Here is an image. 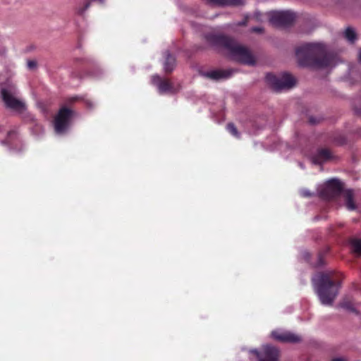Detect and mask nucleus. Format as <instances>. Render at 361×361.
<instances>
[{"instance_id": "nucleus-1", "label": "nucleus", "mask_w": 361, "mask_h": 361, "mask_svg": "<svg viewBox=\"0 0 361 361\" xmlns=\"http://www.w3.org/2000/svg\"><path fill=\"white\" fill-rule=\"evenodd\" d=\"M295 56L300 66L314 68H332L336 65L335 56L326 52L322 43H306L295 49Z\"/></svg>"}, {"instance_id": "nucleus-2", "label": "nucleus", "mask_w": 361, "mask_h": 361, "mask_svg": "<svg viewBox=\"0 0 361 361\" xmlns=\"http://www.w3.org/2000/svg\"><path fill=\"white\" fill-rule=\"evenodd\" d=\"M205 39L212 47L226 49L230 57L235 61L249 66L255 64V58L248 49L240 45L231 37L211 33L205 35Z\"/></svg>"}, {"instance_id": "nucleus-3", "label": "nucleus", "mask_w": 361, "mask_h": 361, "mask_svg": "<svg viewBox=\"0 0 361 361\" xmlns=\"http://www.w3.org/2000/svg\"><path fill=\"white\" fill-rule=\"evenodd\" d=\"M314 291L322 305L331 306L338 295L341 281H334L329 273H319L312 278Z\"/></svg>"}, {"instance_id": "nucleus-4", "label": "nucleus", "mask_w": 361, "mask_h": 361, "mask_svg": "<svg viewBox=\"0 0 361 361\" xmlns=\"http://www.w3.org/2000/svg\"><path fill=\"white\" fill-rule=\"evenodd\" d=\"M1 95L6 108L20 113L26 110L25 102L18 97V90L15 85L1 87Z\"/></svg>"}, {"instance_id": "nucleus-5", "label": "nucleus", "mask_w": 361, "mask_h": 361, "mask_svg": "<svg viewBox=\"0 0 361 361\" xmlns=\"http://www.w3.org/2000/svg\"><path fill=\"white\" fill-rule=\"evenodd\" d=\"M267 81L272 86L276 91L288 90L295 84V79L288 73H283L280 77H276L271 73L266 75Z\"/></svg>"}, {"instance_id": "nucleus-6", "label": "nucleus", "mask_w": 361, "mask_h": 361, "mask_svg": "<svg viewBox=\"0 0 361 361\" xmlns=\"http://www.w3.org/2000/svg\"><path fill=\"white\" fill-rule=\"evenodd\" d=\"M73 111L68 108H61L54 119V130L57 134L64 133L70 126Z\"/></svg>"}, {"instance_id": "nucleus-7", "label": "nucleus", "mask_w": 361, "mask_h": 361, "mask_svg": "<svg viewBox=\"0 0 361 361\" xmlns=\"http://www.w3.org/2000/svg\"><path fill=\"white\" fill-rule=\"evenodd\" d=\"M295 19L294 13L286 11H276L271 13L269 21L275 27H287L290 25Z\"/></svg>"}, {"instance_id": "nucleus-8", "label": "nucleus", "mask_w": 361, "mask_h": 361, "mask_svg": "<svg viewBox=\"0 0 361 361\" xmlns=\"http://www.w3.org/2000/svg\"><path fill=\"white\" fill-rule=\"evenodd\" d=\"M342 190V185L339 180L333 178L325 183L323 189L319 192V195L324 198L329 199L338 195Z\"/></svg>"}, {"instance_id": "nucleus-9", "label": "nucleus", "mask_w": 361, "mask_h": 361, "mask_svg": "<svg viewBox=\"0 0 361 361\" xmlns=\"http://www.w3.org/2000/svg\"><path fill=\"white\" fill-rule=\"evenodd\" d=\"M271 335L274 339L281 342L297 343L301 341L300 336L289 331H274Z\"/></svg>"}, {"instance_id": "nucleus-10", "label": "nucleus", "mask_w": 361, "mask_h": 361, "mask_svg": "<svg viewBox=\"0 0 361 361\" xmlns=\"http://www.w3.org/2000/svg\"><path fill=\"white\" fill-rule=\"evenodd\" d=\"M332 158L333 155L329 149L322 148L318 149L317 152L312 156L311 160L314 164H322L331 160Z\"/></svg>"}, {"instance_id": "nucleus-11", "label": "nucleus", "mask_w": 361, "mask_h": 361, "mask_svg": "<svg viewBox=\"0 0 361 361\" xmlns=\"http://www.w3.org/2000/svg\"><path fill=\"white\" fill-rule=\"evenodd\" d=\"M231 71L222 70H212L209 71L200 72L202 76L214 80L228 78L231 75Z\"/></svg>"}, {"instance_id": "nucleus-12", "label": "nucleus", "mask_w": 361, "mask_h": 361, "mask_svg": "<svg viewBox=\"0 0 361 361\" xmlns=\"http://www.w3.org/2000/svg\"><path fill=\"white\" fill-rule=\"evenodd\" d=\"M213 6H238L244 4L243 0H206Z\"/></svg>"}, {"instance_id": "nucleus-13", "label": "nucleus", "mask_w": 361, "mask_h": 361, "mask_svg": "<svg viewBox=\"0 0 361 361\" xmlns=\"http://www.w3.org/2000/svg\"><path fill=\"white\" fill-rule=\"evenodd\" d=\"M264 354V357L260 359L259 361H278L279 360V350L275 347L265 346Z\"/></svg>"}, {"instance_id": "nucleus-14", "label": "nucleus", "mask_w": 361, "mask_h": 361, "mask_svg": "<svg viewBox=\"0 0 361 361\" xmlns=\"http://www.w3.org/2000/svg\"><path fill=\"white\" fill-rule=\"evenodd\" d=\"M165 62L164 63V68L165 72H171L176 66V59L170 54L167 51L165 52Z\"/></svg>"}, {"instance_id": "nucleus-15", "label": "nucleus", "mask_w": 361, "mask_h": 361, "mask_svg": "<svg viewBox=\"0 0 361 361\" xmlns=\"http://www.w3.org/2000/svg\"><path fill=\"white\" fill-rule=\"evenodd\" d=\"M345 206L350 211L355 210L356 205L353 200V192L352 190H347L345 192Z\"/></svg>"}, {"instance_id": "nucleus-16", "label": "nucleus", "mask_w": 361, "mask_h": 361, "mask_svg": "<svg viewBox=\"0 0 361 361\" xmlns=\"http://www.w3.org/2000/svg\"><path fill=\"white\" fill-rule=\"evenodd\" d=\"M350 245L353 252L357 256H361V239H352Z\"/></svg>"}, {"instance_id": "nucleus-17", "label": "nucleus", "mask_w": 361, "mask_h": 361, "mask_svg": "<svg viewBox=\"0 0 361 361\" xmlns=\"http://www.w3.org/2000/svg\"><path fill=\"white\" fill-rule=\"evenodd\" d=\"M343 36L350 43L355 42L357 39L355 30L350 27H348L345 29L343 32Z\"/></svg>"}, {"instance_id": "nucleus-18", "label": "nucleus", "mask_w": 361, "mask_h": 361, "mask_svg": "<svg viewBox=\"0 0 361 361\" xmlns=\"http://www.w3.org/2000/svg\"><path fill=\"white\" fill-rule=\"evenodd\" d=\"M158 89L160 93H165L171 91L172 85L169 80H164L159 83Z\"/></svg>"}, {"instance_id": "nucleus-19", "label": "nucleus", "mask_w": 361, "mask_h": 361, "mask_svg": "<svg viewBox=\"0 0 361 361\" xmlns=\"http://www.w3.org/2000/svg\"><path fill=\"white\" fill-rule=\"evenodd\" d=\"M339 307L351 312H357L356 309L350 301H343L339 304Z\"/></svg>"}, {"instance_id": "nucleus-20", "label": "nucleus", "mask_w": 361, "mask_h": 361, "mask_svg": "<svg viewBox=\"0 0 361 361\" xmlns=\"http://www.w3.org/2000/svg\"><path fill=\"white\" fill-rule=\"evenodd\" d=\"M226 128L231 135H233V136H235L238 138L240 137V134L233 123H228Z\"/></svg>"}, {"instance_id": "nucleus-21", "label": "nucleus", "mask_w": 361, "mask_h": 361, "mask_svg": "<svg viewBox=\"0 0 361 361\" xmlns=\"http://www.w3.org/2000/svg\"><path fill=\"white\" fill-rule=\"evenodd\" d=\"M92 1L91 0L90 1L86 2L83 7L77 8L76 13L80 16L83 15L85 13V12L86 11V10L88 9L89 7L90 6Z\"/></svg>"}, {"instance_id": "nucleus-22", "label": "nucleus", "mask_w": 361, "mask_h": 361, "mask_svg": "<svg viewBox=\"0 0 361 361\" xmlns=\"http://www.w3.org/2000/svg\"><path fill=\"white\" fill-rule=\"evenodd\" d=\"M92 1L91 0L90 1L86 2L83 7L77 8L76 13L80 16L83 15L85 13V12L86 11V10L88 9L89 7L90 6Z\"/></svg>"}, {"instance_id": "nucleus-23", "label": "nucleus", "mask_w": 361, "mask_h": 361, "mask_svg": "<svg viewBox=\"0 0 361 361\" xmlns=\"http://www.w3.org/2000/svg\"><path fill=\"white\" fill-rule=\"evenodd\" d=\"M162 80L161 79V78L157 75H154L152 77V82L154 85H157V87H159V83L160 82H161Z\"/></svg>"}, {"instance_id": "nucleus-24", "label": "nucleus", "mask_w": 361, "mask_h": 361, "mask_svg": "<svg viewBox=\"0 0 361 361\" xmlns=\"http://www.w3.org/2000/svg\"><path fill=\"white\" fill-rule=\"evenodd\" d=\"M300 192L302 197H309L312 196V193L307 189H302Z\"/></svg>"}, {"instance_id": "nucleus-25", "label": "nucleus", "mask_w": 361, "mask_h": 361, "mask_svg": "<svg viewBox=\"0 0 361 361\" xmlns=\"http://www.w3.org/2000/svg\"><path fill=\"white\" fill-rule=\"evenodd\" d=\"M27 66L29 69H34L37 66V63L35 61L30 60L27 61Z\"/></svg>"}, {"instance_id": "nucleus-26", "label": "nucleus", "mask_w": 361, "mask_h": 361, "mask_svg": "<svg viewBox=\"0 0 361 361\" xmlns=\"http://www.w3.org/2000/svg\"><path fill=\"white\" fill-rule=\"evenodd\" d=\"M251 31L257 33H262L264 32V29L262 27H253L251 28Z\"/></svg>"}, {"instance_id": "nucleus-27", "label": "nucleus", "mask_w": 361, "mask_h": 361, "mask_svg": "<svg viewBox=\"0 0 361 361\" xmlns=\"http://www.w3.org/2000/svg\"><path fill=\"white\" fill-rule=\"evenodd\" d=\"M85 103L88 108H92L94 106V104L89 99H85Z\"/></svg>"}, {"instance_id": "nucleus-28", "label": "nucleus", "mask_w": 361, "mask_h": 361, "mask_svg": "<svg viewBox=\"0 0 361 361\" xmlns=\"http://www.w3.org/2000/svg\"><path fill=\"white\" fill-rule=\"evenodd\" d=\"M309 122L311 124H316L317 123V121L316 119H314V118L310 117V119H309Z\"/></svg>"}, {"instance_id": "nucleus-29", "label": "nucleus", "mask_w": 361, "mask_h": 361, "mask_svg": "<svg viewBox=\"0 0 361 361\" xmlns=\"http://www.w3.org/2000/svg\"><path fill=\"white\" fill-rule=\"evenodd\" d=\"M250 353L256 354V355H257V357H259V352H258L257 350H255H255H250Z\"/></svg>"}, {"instance_id": "nucleus-30", "label": "nucleus", "mask_w": 361, "mask_h": 361, "mask_svg": "<svg viewBox=\"0 0 361 361\" xmlns=\"http://www.w3.org/2000/svg\"><path fill=\"white\" fill-rule=\"evenodd\" d=\"M246 25V20H243L238 23V25Z\"/></svg>"}, {"instance_id": "nucleus-31", "label": "nucleus", "mask_w": 361, "mask_h": 361, "mask_svg": "<svg viewBox=\"0 0 361 361\" xmlns=\"http://www.w3.org/2000/svg\"><path fill=\"white\" fill-rule=\"evenodd\" d=\"M332 361H345L343 358H335Z\"/></svg>"}, {"instance_id": "nucleus-32", "label": "nucleus", "mask_w": 361, "mask_h": 361, "mask_svg": "<svg viewBox=\"0 0 361 361\" xmlns=\"http://www.w3.org/2000/svg\"><path fill=\"white\" fill-rule=\"evenodd\" d=\"M304 257H305V258L306 259H307L309 258V257H310V256H309V254H308L307 252H306V253L305 254Z\"/></svg>"}, {"instance_id": "nucleus-33", "label": "nucleus", "mask_w": 361, "mask_h": 361, "mask_svg": "<svg viewBox=\"0 0 361 361\" xmlns=\"http://www.w3.org/2000/svg\"><path fill=\"white\" fill-rule=\"evenodd\" d=\"M299 166H300L301 169H305V166L304 165L302 164V163H299Z\"/></svg>"}, {"instance_id": "nucleus-34", "label": "nucleus", "mask_w": 361, "mask_h": 361, "mask_svg": "<svg viewBox=\"0 0 361 361\" xmlns=\"http://www.w3.org/2000/svg\"><path fill=\"white\" fill-rule=\"evenodd\" d=\"M36 128L39 129V130H42V126H39V125H36Z\"/></svg>"}, {"instance_id": "nucleus-35", "label": "nucleus", "mask_w": 361, "mask_h": 361, "mask_svg": "<svg viewBox=\"0 0 361 361\" xmlns=\"http://www.w3.org/2000/svg\"><path fill=\"white\" fill-rule=\"evenodd\" d=\"M76 99H78V97H72V98L71 99V100L72 102L75 101Z\"/></svg>"}, {"instance_id": "nucleus-36", "label": "nucleus", "mask_w": 361, "mask_h": 361, "mask_svg": "<svg viewBox=\"0 0 361 361\" xmlns=\"http://www.w3.org/2000/svg\"><path fill=\"white\" fill-rule=\"evenodd\" d=\"M359 57H360V61H361V51H360Z\"/></svg>"}, {"instance_id": "nucleus-37", "label": "nucleus", "mask_w": 361, "mask_h": 361, "mask_svg": "<svg viewBox=\"0 0 361 361\" xmlns=\"http://www.w3.org/2000/svg\"><path fill=\"white\" fill-rule=\"evenodd\" d=\"M3 130V127L2 126H0V132H1Z\"/></svg>"}, {"instance_id": "nucleus-38", "label": "nucleus", "mask_w": 361, "mask_h": 361, "mask_svg": "<svg viewBox=\"0 0 361 361\" xmlns=\"http://www.w3.org/2000/svg\"><path fill=\"white\" fill-rule=\"evenodd\" d=\"M255 16L257 18H258V13H255Z\"/></svg>"}, {"instance_id": "nucleus-39", "label": "nucleus", "mask_w": 361, "mask_h": 361, "mask_svg": "<svg viewBox=\"0 0 361 361\" xmlns=\"http://www.w3.org/2000/svg\"><path fill=\"white\" fill-rule=\"evenodd\" d=\"M12 134V132H9L8 135H11Z\"/></svg>"}]
</instances>
